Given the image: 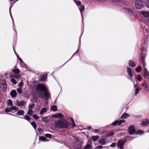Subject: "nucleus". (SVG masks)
Instances as JSON below:
<instances>
[{
  "label": "nucleus",
  "instance_id": "obj_1",
  "mask_svg": "<svg viewBox=\"0 0 149 149\" xmlns=\"http://www.w3.org/2000/svg\"><path fill=\"white\" fill-rule=\"evenodd\" d=\"M36 90L40 96L43 99L47 100L50 97L48 91L44 85L39 84L36 86Z\"/></svg>",
  "mask_w": 149,
  "mask_h": 149
},
{
  "label": "nucleus",
  "instance_id": "obj_2",
  "mask_svg": "<svg viewBox=\"0 0 149 149\" xmlns=\"http://www.w3.org/2000/svg\"><path fill=\"white\" fill-rule=\"evenodd\" d=\"M69 123L65 119L56 121L54 123L55 127L59 129H63L67 128L68 125Z\"/></svg>",
  "mask_w": 149,
  "mask_h": 149
},
{
  "label": "nucleus",
  "instance_id": "obj_3",
  "mask_svg": "<svg viewBox=\"0 0 149 149\" xmlns=\"http://www.w3.org/2000/svg\"><path fill=\"white\" fill-rule=\"evenodd\" d=\"M148 40L147 38H145L142 42L141 44V53L143 54V51L146 50L148 46Z\"/></svg>",
  "mask_w": 149,
  "mask_h": 149
},
{
  "label": "nucleus",
  "instance_id": "obj_4",
  "mask_svg": "<svg viewBox=\"0 0 149 149\" xmlns=\"http://www.w3.org/2000/svg\"><path fill=\"white\" fill-rule=\"evenodd\" d=\"M83 143V141L82 139H78L73 146L74 148V149H80Z\"/></svg>",
  "mask_w": 149,
  "mask_h": 149
},
{
  "label": "nucleus",
  "instance_id": "obj_5",
  "mask_svg": "<svg viewBox=\"0 0 149 149\" xmlns=\"http://www.w3.org/2000/svg\"><path fill=\"white\" fill-rule=\"evenodd\" d=\"M132 77H130L128 78V79L133 83L134 87L135 89V93L134 95L136 96L139 93V91L141 89V88L139 87L137 84H135L133 80Z\"/></svg>",
  "mask_w": 149,
  "mask_h": 149
},
{
  "label": "nucleus",
  "instance_id": "obj_6",
  "mask_svg": "<svg viewBox=\"0 0 149 149\" xmlns=\"http://www.w3.org/2000/svg\"><path fill=\"white\" fill-rule=\"evenodd\" d=\"M2 78L0 77V88L4 91L6 90L7 86L5 81L3 79H1Z\"/></svg>",
  "mask_w": 149,
  "mask_h": 149
},
{
  "label": "nucleus",
  "instance_id": "obj_7",
  "mask_svg": "<svg viewBox=\"0 0 149 149\" xmlns=\"http://www.w3.org/2000/svg\"><path fill=\"white\" fill-rule=\"evenodd\" d=\"M123 11L131 15H134L135 14L134 12L132 10L128 8H124L123 9Z\"/></svg>",
  "mask_w": 149,
  "mask_h": 149
},
{
  "label": "nucleus",
  "instance_id": "obj_8",
  "mask_svg": "<svg viewBox=\"0 0 149 149\" xmlns=\"http://www.w3.org/2000/svg\"><path fill=\"white\" fill-rule=\"evenodd\" d=\"M125 122L124 120H116L112 123L111 125L115 126L116 125H120L122 123H124Z\"/></svg>",
  "mask_w": 149,
  "mask_h": 149
},
{
  "label": "nucleus",
  "instance_id": "obj_9",
  "mask_svg": "<svg viewBox=\"0 0 149 149\" xmlns=\"http://www.w3.org/2000/svg\"><path fill=\"white\" fill-rule=\"evenodd\" d=\"M125 141L124 140H119L117 142V146L120 149H123V146Z\"/></svg>",
  "mask_w": 149,
  "mask_h": 149
},
{
  "label": "nucleus",
  "instance_id": "obj_10",
  "mask_svg": "<svg viewBox=\"0 0 149 149\" xmlns=\"http://www.w3.org/2000/svg\"><path fill=\"white\" fill-rule=\"evenodd\" d=\"M143 2L135 3V6L137 9H141L143 8Z\"/></svg>",
  "mask_w": 149,
  "mask_h": 149
},
{
  "label": "nucleus",
  "instance_id": "obj_11",
  "mask_svg": "<svg viewBox=\"0 0 149 149\" xmlns=\"http://www.w3.org/2000/svg\"><path fill=\"white\" fill-rule=\"evenodd\" d=\"M129 133L130 134H132L135 132V130L134 126H131L129 127Z\"/></svg>",
  "mask_w": 149,
  "mask_h": 149
},
{
  "label": "nucleus",
  "instance_id": "obj_12",
  "mask_svg": "<svg viewBox=\"0 0 149 149\" xmlns=\"http://www.w3.org/2000/svg\"><path fill=\"white\" fill-rule=\"evenodd\" d=\"M140 13L146 18H149V12L142 11L140 12Z\"/></svg>",
  "mask_w": 149,
  "mask_h": 149
},
{
  "label": "nucleus",
  "instance_id": "obj_13",
  "mask_svg": "<svg viewBox=\"0 0 149 149\" xmlns=\"http://www.w3.org/2000/svg\"><path fill=\"white\" fill-rule=\"evenodd\" d=\"M12 72L17 75L19 74H18L20 72V70L16 66H15L14 67V68Z\"/></svg>",
  "mask_w": 149,
  "mask_h": 149
},
{
  "label": "nucleus",
  "instance_id": "obj_14",
  "mask_svg": "<svg viewBox=\"0 0 149 149\" xmlns=\"http://www.w3.org/2000/svg\"><path fill=\"white\" fill-rule=\"evenodd\" d=\"M127 71L129 76L130 77H132L133 74L132 72L131 68L129 67H127Z\"/></svg>",
  "mask_w": 149,
  "mask_h": 149
},
{
  "label": "nucleus",
  "instance_id": "obj_15",
  "mask_svg": "<svg viewBox=\"0 0 149 149\" xmlns=\"http://www.w3.org/2000/svg\"><path fill=\"white\" fill-rule=\"evenodd\" d=\"M25 104V102L23 101L21 102H19L18 101H16V104L19 107H22Z\"/></svg>",
  "mask_w": 149,
  "mask_h": 149
},
{
  "label": "nucleus",
  "instance_id": "obj_16",
  "mask_svg": "<svg viewBox=\"0 0 149 149\" xmlns=\"http://www.w3.org/2000/svg\"><path fill=\"white\" fill-rule=\"evenodd\" d=\"M128 64L130 67H134L136 66V64L132 60L129 61Z\"/></svg>",
  "mask_w": 149,
  "mask_h": 149
},
{
  "label": "nucleus",
  "instance_id": "obj_17",
  "mask_svg": "<svg viewBox=\"0 0 149 149\" xmlns=\"http://www.w3.org/2000/svg\"><path fill=\"white\" fill-rule=\"evenodd\" d=\"M10 94L12 97H15L17 95V93L15 90H13L11 91Z\"/></svg>",
  "mask_w": 149,
  "mask_h": 149
},
{
  "label": "nucleus",
  "instance_id": "obj_18",
  "mask_svg": "<svg viewBox=\"0 0 149 149\" xmlns=\"http://www.w3.org/2000/svg\"><path fill=\"white\" fill-rule=\"evenodd\" d=\"M9 77L11 78H15L16 79H18L21 77L20 74H11L9 75Z\"/></svg>",
  "mask_w": 149,
  "mask_h": 149
},
{
  "label": "nucleus",
  "instance_id": "obj_19",
  "mask_svg": "<svg viewBox=\"0 0 149 149\" xmlns=\"http://www.w3.org/2000/svg\"><path fill=\"white\" fill-rule=\"evenodd\" d=\"M99 142L100 144L102 145H105L107 143L105 139L104 138L100 139L99 141Z\"/></svg>",
  "mask_w": 149,
  "mask_h": 149
},
{
  "label": "nucleus",
  "instance_id": "obj_20",
  "mask_svg": "<svg viewBox=\"0 0 149 149\" xmlns=\"http://www.w3.org/2000/svg\"><path fill=\"white\" fill-rule=\"evenodd\" d=\"M22 63L21 65V66L23 70L24 71H25L27 70V68L24 63Z\"/></svg>",
  "mask_w": 149,
  "mask_h": 149
},
{
  "label": "nucleus",
  "instance_id": "obj_21",
  "mask_svg": "<svg viewBox=\"0 0 149 149\" xmlns=\"http://www.w3.org/2000/svg\"><path fill=\"white\" fill-rule=\"evenodd\" d=\"M79 8L81 12L82 17V12L84 10V6L83 5H81L80 6V7L79 6Z\"/></svg>",
  "mask_w": 149,
  "mask_h": 149
},
{
  "label": "nucleus",
  "instance_id": "obj_22",
  "mask_svg": "<svg viewBox=\"0 0 149 149\" xmlns=\"http://www.w3.org/2000/svg\"><path fill=\"white\" fill-rule=\"evenodd\" d=\"M145 31L146 33H144L146 36H147L149 35V26L148 25H146L145 28Z\"/></svg>",
  "mask_w": 149,
  "mask_h": 149
},
{
  "label": "nucleus",
  "instance_id": "obj_23",
  "mask_svg": "<svg viewBox=\"0 0 149 149\" xmlns=\"http://www.w3.org/2000/svg\"><path fill=\"white\" fill-rule=\"evenodd\" d=\"M53 117L56 118H61L62 117V115L60 113L54 114L53 115Z\"/></svg>",
  "mask_w": 149,
  "mask_h": 149
},
{
  "label": "nucleus",
  "instance_id": "obj_24",
  "mask_svg": "<svg viewBox=\"0 0 149 149\" xmlns=\"http://www.w3.org/2000/svg\"><path fill=\"white\" fill-rule=\"evenodd\" d=\"M149 123V120L148 119H146L145 121L142 122L141 125H147Z\"/></svg>",
  "mask_w": 149,
  "mask_h": 149
},
{
  "label": "nucleus",
  "instance_id": "obj_25",
  "mask_svg": "<svg viewBox=\"0 0 149 149\" xmlns=\"http://www.w3.org/2000/svg\"><path fill=\"white\" fill-rule=\"evenodd\" d=\"M130 116L127 113H124L121 116V118L123 119H126Z\"/></svg>",
  "mask_w": 149,
  "mask_h": 149
},
{
  "label": "nucleus",
  "instance_id": "obj_26",
  "mask_svg": "<svg viewBox=\"0 0 149 149\" xmlns=\"http://www.w3.org/2000/svg\"><path fill=\"white\" fill-rule=\"evenodd\" d=\"M24 112L22 110H19L16 113L17 115H23L24 114Z\"/></svg>",
  "mask_w": 149,
  "mask_h": 149
},
{
  "label": "nucleus",
  "instance_id": "obj_27",
  "mask_svg": "<svg viewBox=\"0 0 149 149\" xmlns=\"http://www.w3.org/2000/svg\"><path fill=\"white\" fill-rule=\"evenodd\" d=\"M47 111V109L45 107L44 108L41 110L40 112V115H42L44 113L46 112Z\"/></svg>",
  "mask_w": 149,
  "mask_h": 149
},
{
  "label": "nucleus",
  "instance_id": "obj_28",
  "mask_svg": "<svg viewBox=\"0 0 149 149\" xmlns=\"http://www.w3.org/2000/svg\"><path fill=\"white\" fill-rule=\"evenodd\" d=\"M47 75L46 74H44L41 77L40 80L41 81H45L46 79Z\"/></svg>",
  "mask_w": 149,
  "mask_h": 149
},
{
  "label": "nucleus",
  "instance_id": "obj_29",
  "mask_svg": "<svg viewBox=\"0 0 149 149\" xmlns=\"http://www.w3.org/2000/svg\"><path fill=\"white\" fill-rule=\"evenodd\" d=\"M141 85L142 86H144V88L146 90L149 91V87H148L145 83H142Z\"/></svg>",
  "mask_w": 149,
  "mask_h": 149
},
{
  "label": "nucleus",
  "instance_id": "obj_30",
  "mask_svg": "<svg viewBox=\"0 0 149 149\" xmlns=\"http://www.w3.org/2000/svg\"><path fill=\"white\" fill-rule=\"evenodd\" d=\"M99 138L98 136H93L92 137V139L93 141H95Z\"/></svg>",
  "mask_w": 149,
  "mask_h": 149
},
{
  "label": "nucleus",
  "instance_id": "obj_31",
  "mask_svg": "<svg viewBox=\"0 0 149 149\" xmlns=\"http://www.w3.org/2000/svg\"><path fill=\"white\" fill-rule=\"evenodd\" d=\"M39 139L42 141H48L49 140L47 139L44 136H40L39 137Z\"/></svg>",
  "mask_w": 149,
  "mask_h": 149
},
{
  "label": "nucleus",
  "instance_id": "obj_32",
  "mask_svg": "<svg viewBox=\"0 0 149 149\" xmlns=\"http://www.w3.org/2000/svg\"><path fill=\"white\" fill-rule=\"evenodd\" d=\"M7 104L9 106H11L13 105L12 101L10 100H9L8 101Z\"/></svg>",
  "mask_w": 149,
  "mask_h": 149
},
{
  "label": "nucleus",
  "instance_id": "obj_33",
  "mask_svg": "<svg viewBox=\"0 0 149 149\" xmlns=\"http://www.w3.org/2000/svg\"><path fill=\"white\" fill-rule=\"evenodd\" d=\"M114 134V133L113 132V131H111L110 132L107 134L106 136L108 137H110L113 135Z\"/></svg>",
  "mask_w": 149,
  "mask_h": 149
},
{
  "label": "nucleus",
  "instance_id": "obj_34",
  "mask_svg": "<svg viewBox=\"0 0 149 149\" xmlns=\"http://www.w3.org/2000/svg\"><path fill=\"white\" fill-rule=\"evenodd\" d=\"M141 70V67L140 66H139L136 68L135 69V71L137 72H139Z\"/></svg>",
  "mask_w": 149,
  "mask_h": 149
},
{
  "label": "nucleus",
  "instance_id": "obj_35",
  "mask_svg": "<svg viewBox=\"0 0 149 149\" xmlns=\"http://www.w3.org/2000/svg\"><path fill=\"white\" fill-rule=\"evenodd\" d=\"M50 109L51 111H55L56 109V106L54 105L51 107Z\"/></svg>",
  "mask_w": 149,
  "mask_h": 149
},
{
  "label": "nucleus",
  "instance_id": "obj_36",
  "mask_svg": "<svg viewBox=\"0 0 149 149\" xmlns=\"http://www.w3.org/2000/svg\"><path fill=\"white\" fill-rule=\"evenodd\" d=\"M33 113V111L32 109H29L27 112V114L30 115L31 116Z\"/></svg>",
  "mask_w": 149,
  "mask_h": 149
},
{
  "label": "nucleus",
  "instance_id": "obj_37",
  "mask_svg": "<svg viewBox=\"0 0 149 149\" xmlns=\"http://www.w3.org/2000/svg\"><path fill=\"white\" fill-rule=\"evenodd\" d=\"M74 2L78 6H80L81 4V1H77V0L75 1Z\"/></svg>",
  "mask_w": 149,
  "mask_h": 149
},
{
  "label": "nucleus",
  "instance_id": "obj_38",
  "mask_svg": "<svg viewBox=\"0 0 149 149\" xmlns=\"http://www.w3.org/2000/svg\"><path fill=\"white\" fill-rule=\"evenodd\" d=\"M144 133V132L142 130H139L136 132V134H141Z\"/></svg>",
  "mask_w": 149,
  "mask_h": 149
},
{
  "label": "nucleus",
  "instance_id": "obj_39",
  "mask_svg": "<svg viewBox=\"0 0 149 149\" xmlns=\"http://www.w3.org/2000/svg\"><path fill=\"white\" fill-rule=\"evenodd\" d=\"M24 119L27 120L28 121H29V120H30L31 118L29 116L27 115H25L24 116Z\"/></svg>",
  "mask_w": 149,
  "mask_h": 149
},
{
  "label": "nucleus",
  "instance_id": "obj_40",
  "mask_svg": "<svg viewBox=\"0 0 149 149\" xmlns=\"http://www.w3.org/2000/svg\"><path fill=\"white\" fill-rule=\"evenodd\" d=\"M31 124L35 129L36 128V124L35 122H32L31 123Z\"/></svg>",
  "mask_w": 149,
  "mask_h": 149
},
{
  "label": "nucleus",
  "instance_id": "obj_41",
  "mask_svg": "<svg viewBox=\"0 0 149 149\" xmlns=\"http://www.w3.org/2000/svg\"><path fill=\"white\" fill-rule=\"evenodd\" d=\"M11 81L14 84H16L17 83V82L15 79L13 78H12L11 79Z\"/></svg>",
  "mask_w": 149,
  "mask_h": 149
},
{
  "label": "nucleus",
  "instance_id": "obj_42",
  "mask_svg": "<svg viewBox=\"0 0 149 149\" xmlns=\"http://www.w3.org/2000/svg\"><path fill=\"white\" fill-rule=\"evenodd\" d=\"M136 78L137 80L139 81H141L142 80V77L140 75H137Z\"/></svg>",
  "mask_w": 149,
  "mask_h": 149
},
{
  "label": "nucleus",
  "instance_id": "obj_43",
  "mask_svg": "<svg viewBox=\"0 0 149 149\" xmlns=\"http://www.w3.org/2000/svg\"><path fill=\"white\" fill-rule=\"evenodd\" d=\"M91 146L90 144H88L86 146L85 148L84 149H91Z\"/></svg>",
  "mask_w": 149,
  "mask_h": 149
},
{
  "label": "nucleus",
  "instance_id": "obj_44",
  "mask_svg": "<svg viewBox=\"0 0 149 149\" xmlns=\"http://www.w3.org/2000/svg\"><path fill=\"white\" fill-rule=\"evenodd\" d=\"M12 111L11 107L10 108H7L5 109V111L6 112H8Z\"/></svg>",
  "mask_w": 149,
  "mask_h": 149
},
{
  "label": "nucleus",
  "instance_id": "obj_45",
  "mask_svg": "<svg viewBox=\"0 0 149 149\" xmlns=\"http://www.w3.org/2000/svg\"><path fill=\"white\" fill-rule=\"evenodd\" d=\"M17 92L19 94L22 93V91L21 88H17Z\"/></svg>",
  "mask_w": 149,
  "mask_h": 149
},
{
  "label": "nucleus",
  "instance_id": "obj_46",
  "mask_svg": "<svg viewBox=\"0 0 149 149\" xmlns=\"http://www.w3.org/2000/svg\"><path fill=\"white\" fill-rule=\"evenodd\" d=\"M145 4L147 7L149 8V0H147V1L145 2Z\"/></svg>",
  "mask_w": 149,
  "mask_h": 149
},
{
  "label": "nucleus",
  "instance_id": "obj_47",
  "mask_svg": "<svg viewBox=\"0 0 149 149\" xmlns=\"http://www.w3.org/2000/svg\"><path fill=\"white\" fill-rule=\"evenodd\" d=\"M34 107V104H32L29 106V109H32Z\"/></svg>",
  "mask_w": 149,
  "mask_h": 149
},
{
  "label": "nucleus",
  "instance_id": "obj_48",
  "mask_svg": "<svg viewBox=\"0 0 149 149\" xmlns=\"http://www.w3.org/2000/svg\"><path fill=\"white\" fill-rule=\"evenodd\" d=\"M11 108L12 110H15V111H17L18 110V109L17 107L15 106H13L11 107Z\"/></svg>",
  "mask_w": 149,
  "mask_h": 149
},
{
  "label": "nucleus",
  "instance_id": "obj_49",
  "mask_svg": "<svg viewBox=\"0 0 149 149\" xmlns=\"http://www.w3.org/2000/svg\"><path fill=\"white\" fill-rule=\"evenodd\" d=\"M23 82L22 81H21L19 82L18 86L20 88H22L23 86Z\"/></svg>",
  "mask_w": 149,
  "mask_h": 149
},
{
  "label": "nucleus",
  "instance_id": "obj_50",
  "mask_svg": "<svg viewBox=\"0 0 149 149\" xmlns=\"http://www.w3.org/2000/svg\"><path fill=\"white\" fill-rule=\"evenodd\" d=\"M12 6H10V8H9V12H10V15L11 16V17L12 18V20H13V24H14V21H13V17L12 16V15H11V8L12 7Z\"/></svg>",
  "mask_w": 149,
  "mask_h": 149
},
{
  "label": "nucleus",
  "instance_id": "obj_51",
  "mask_svg": "<svg viewBox=\"0 0 149 149\" xmlns=\"http://www.w3.org/2000/svg\"><path fill=\"white\" fill-rule=\"evenodd\" d=\"M33 118L37 120L39 118V117L36 114H34L33 116Z\"/></svg>",
  "mask_w": 149,
  "mask_h": 149
},
{
  "label": "nucleus",
  "instance_id": "obj_52",
  "mask_svg": "<svg viewBox=\"0 0 149 149\" xmlns=\"http://www.w3.org/2000/svg\"><path fill=\"white\" fill-rule=\"evenodd\" d=\"M71 121L72 123V127H75V124L74 122V120L73 119H71Z\"/></svg>",
  "mask_w": 149,
  "mask_h": 149
},
{
  "label": "nucleus",
  "instance_id": "obj_53",
  "mask_svg": "<svg viewBox=\"0 0 149 149\" xmlns=\"http://www.w3.org/2000/svg\"><path fill=\"white\" fill-rule=\"evenodd\" d=\"M45 136L47 137L50 138L52 137V135L50 134H45Z\"/></svg>",
  "mask_w": 149,
  "mask_h": 149
},
{
  "label": "nucleus",
  "instance_id": "obj_54",
  "mask_svg": "<svg viewBox=\"0 0 149 149\" xmlns=\"http://www.w3.org/2000/svg\"><path fill=\"white\" fill-rule=\"evenodd\" d=\"M116 146V143H113L110 146V147H114Z\"/></svg>",
  "mask_w": 149,
  "mask_h": 149
},
{
  "label": "nucleus",
  "instance_id": "obj_55",
  "mask_svg": "<svg viewBox=\"0 0 149 149\" xmlns=\"http://www.w3.org/2000/svg\"><path fill=\"white\" fill-rule=\"evenodd\" d=\"M135 3L143 2V0H134Z\"/></svg>",
  "mask_w": 149,
  "mask_h": 149
},
{
  "label": "nucleus",
  "instance_id": "obj_56",
  "mask_svg": "<svg viewBox=\"0 0 149 149\" xmlns=\"http://www.w3.org/2000/svg\"><path fill=\"white\" fill-rule=\"evenodd\" d=\"M103 148V146H97L95 149H102Z\"/></svg>",
  "mask_w": 149,
  "mask_h": 149
},
{
  "label": "nucleus",
  "instance_id": "obj_57",
  "mask_svg": "<svg viewBox=\"0 0 149 149\" xmlns=\"http://www.w3.org/2000/svg\"><path fill=\"white\" fill-rule=\"evenodd\" d=\"M47 117H45L42 118V121H43L44 122H46V119H47Z\"/></svg>",
  "mask_w": 149,
  "mask_h": 149
},
{
  "label": "nucleus",
  "instance_id": "obj_58",
  "mask_svg": "<svg viewBox=\"0 0 149 149\" xmlns=\"http://www.w3.org/2000/svg\"><path fill=\"white\" fill-rule=\"evenodd\" d=\"M13 49H14V52H15V54L17 56V58H18V59H19V58H20L19 57V55L18 54H16L14 48L13 47Z\"/></svg>",
  "mask_w": 149,
  "mask_h": 149
},
{
  "label": "nucleus",
  "instance_id": "obj_59",
  "mask_svg": "<svg viewBox=\"0 0 149 149\" xmlns=\"http://www.w3.org/2000/svg\"><path fill=\"white\" fill-rule=\"evenodd\" d=\"M141 59L142 61H144V60L145 59V57L143 56H141Z\"/></svg>",
  "mask_w": 149,
  "mask_h": 149
},
{
  "label": "nucleus",
  "instance_id": "obj_60",
  "mask_svg": "<svg viewBox=\"0 0 149 149\" xmlns=\"http://www.w3.org/2000/svg\"><path fill=\"white\" fill-rule=\"evenodd\" d=\"M143 64V69L144 68H145V66L146 65V63L144 62V61H142Z\"/></svg>",
  "mask_w": 149,
  "mask_h": 149
},
{
  "label": "nucleus",
  "instance_id": "obj_61",
  "mask_svg": "<svg viewBox=\"0 0 149 149\" xmlns=\"http://www.w3.org/2000/svg\"><path fill=\"white\" fill-rule=\"evenodd\" d=\"M19 60L20 61V65L22 64V63H24V62L22 61V60L20 58L19 59Z\"/></svg>",
  "mask_w": 149,
  "mask_h": 149
},
{
  "label": "nucleus",
  "instance_id": "obj_62",
  "mask_svg": "<svg viewBox=\"0 0 149 149\" xmlns=\"http://www.w3.org/2000/svg\"><path fill=\"white\" fill-rule=\"evenodd\" d=\"M38 130L39 132H41L42 131V129L40 128H39L38 129Z\"/></svg>",
  "mask_w": 149,
  "mask_h": 149
},
{
  "label": "nucleus",
  "instance_id": "obj_63",
  "mask_svg": "<svg viewBox=\"0 0 149 149\" xmlns=\"http://www.w3.org/2000/svg\"><path fill=\"white\" fill-rule=\"evenodd\" d=\"M99 131V129H95V132L96 133H97Z\"/></svg>",
  "mask_w": 149,
  "mask_h": 149
},
{
  "label": "nucleus",
  "instance_id": "obj_64",
  "mask_svg": "<svg viewBox=\"0 0 149 149\" xmlns=\"http://www.w3.org/2000/svg\"><path fill=\"white\" fill-rule=\"evenodd\" d=\"M113 2H118L120 1V0H112Z\"/></svg>",
  "mask_w": 149,
  "mask_h": 149
}]
</instances>
